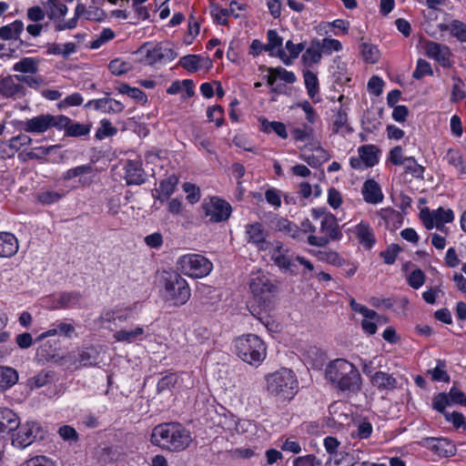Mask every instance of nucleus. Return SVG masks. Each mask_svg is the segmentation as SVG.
<instances>
[{"mask_svg": "<svg viewBox=\"0 0 466 466\" xmlns=\"http://www.w3.org/2000/svg\"><path fill=\"white\" fill-rule=\"evenodd\" d=\"M32 143V138L25 134H20L13 137L8 141V147L10 149L18 151L22 147L28 146Z\"/></svg>", "mask_w": 466, "mask_h": 466, "instance_id": "60", "label": "nucleus"}, {"mask_svg": "<svg viewBox=\"0 0 466 466\" xmlns=\"http://www.w3.org/2000/svg\"><path fill=\"white\" fill-rule=\"evenodd\" d=\"M373 431V427L369 421H361L359 423L357 430L352 433V436L360 440H366L370 437Z\"/></svg>", "mask_w": 466, "mask_h": 466, "instance_id": "62", "label": "nucleus"}, {"mask_svg": "<svg viewBox=\"0 0 466 466\" xmlns=\"http://www.w3.org/2000/svg\"><path fill=\"white\" fill-rule=\"evenodd\" d=\"M267 390L280 400H291L297 393L298 380L295 373L287 368L266 376Z\"/></svg>", "mask_w": 466, "mask_h": 466, "instance_id": "5", "label": "nucleus"}, {"mask_svg": "<svg viewBox=\"0 0 466 466\" xmlns=\"http://www.w3.org/2000/svg\"><path fill=\"white\" fill-rule=\"evenodd\" d=\"M424 446L440 457H451L456 453L455 445L446 438H426Z\"/></svg>", "mask_w": 466, "mask_h": 466, "instance_id": "18", "label": "nucleus"}, {"mask_svg": "<svg viewBox=\"0 0 466 466\" xmlns=\"http://www.w3.org/2000/svg\"><path fill=\"white\" fill-rule=\"evenodd\" d=\"M0 82L3 97L15 98L24 95V87L15 79L14 76H5Z\"/></svg>", "mask_w": 466, "mask_h": 466, "instance_id": "28", "label": "nucleus"}, {"mask_svg": "<svg viewBox=\"0 0 466 466\" xmlns=\"http://www.w3.org/2000/svg\"><path fill=\"white\" fill-rule=\"evenodd\" d=\"M272 228L285 236L292 238H298L300 236L301 230L292 221L283 217H277L272 220Z\"/></svg>", "mask_w": 466, "mask_h": 466, "instance_id": "26", "label": "nucleus"}, {"mask_svg": "<svg viewBox=\"0 0 466 466\" xmlns=\"http://www.w3.org/2000/svg\"><path fill=\"white\" fill-rule=\"evenodd\" d=\"M441 32H449L450 35L461 43L466 42V24L458 19H452L447 23L437 25Z\"/></svg>", "mask_w": 466, "mask_h": 466, "instance_id": "22", "label": "nucleus"}, {"mask_svg": "<svg viewBox=\"0 0 466 466\" xmlns=\"http://www.w3.org/2000/svg\"><path fill=\"white\" fill-rule=\"evenodd\" d=\"M38 427L35 423L19 425L15 433H11L12 444L17 448L24 449L35 441Z\"/></svg>", "mask_w": 466, "mask_h": 466, "instance_id": "15", "label": "nucleus"}, {"mask_svg": "<svg viewBox=\"0 0 466 466\" xmlns=\"http://www.w3.org/2000/svg\"><path fill=\"white\" fill-rule=\"evenodd\" d=\"M150 441L162 450L179 452L189 447L192 436L190 431L179 422H163L153 428Z\"/></svg>", "mask_w": 466, "mask_h": 466, "instance_id": "1", "label": "nucleus"}, {"mask_svg": "<svg viewBox=\"0 0 466 466\" xmlns=\"http://www.w3.org/2000/svg\"><path fill=\"white\" fill-rule=\"evenodd\" d=\"M295 258L289 253V249L283 255L278 256L274 262L279 268L295 273Z\"/></svg>", "mask_w": 466, "mask_h": 466, "instance_id": "49", "label": "nucleus"}, {"mask_svg": "<svg viewBox=\"0 0 466 466\" xmlns=\"http://www.w3.org/2000/svg\"><path fill=\"white\" fill-rule=\"evenodd\" d=\"M322 54L319 46V39H314L302 54L301 60L305 66H311L312 65L319 63Z\"/></svg>", "mask_w": 466, "mask_h": 466, "instance_id": "31", "label": "nucleus"}, {"mask_svg": "<svg viewBox=\"0 0 466 466\" xmlns=\"http://www.w3.org/2000/svg\"><path fill=\"white\" fill-rule=\"evenodd\" d=\"M268 44L266 45V51L272 55L277 50V55L279 49H282V38L275 30H268L267 33Z\"/></svg>", "mask_w": 466, "mask_h": 466, "instance_id": "50", "label": "nucleus"}, {"mask_svg": "<svg viewBox=\"0 0 466 466\" xmlns=\"http://www.w3.org/2000/svg\"><path fill=\"white\" fill-rule=\"evenodd\" d=\"M94 170L91 165H80L65 171L61 179L69 181L74 178H78L77 185L74 187H86L93 183Z\"/></svg>", "mask_w": 466, "mask_h": 466, "instance_id": "14", "label": "nucleus"}, {"mask_svg": "<svg viewBox=\"0 0 466 466\" xmlns=\"http://www.w3.org/2000/svg\"><path fill=\"white\" fill-rule=\"evenodd\" d=\"M207 117L208 121L214 122L218 127L224 124V108L221 106L215 105L208 107Z\"/></svg>", "mask_w": 466, "mask_h": 466, "instance_id": "51", "label": "nucleus"}, {"mask_svg": "<svg viewBox=\"0 0 466 466\" xmlns=\"http://www.w3.org/2000/svg\"><path fill=\"white\" fill-rule=\"evenodd\" d=\"M167 53H172L171 49L163 48L160 46H156L152 49L147 50V58L150 64L161 61Z\"/></svg>", "mask_w": 466, "mask_h": 466, "instance_id": "55", "label": "nucleus"}, {"mask_svg": "<svg viewBox=\"0 0 466 466\" xmlns=\"http://www.w3.org/2000/svg\"><path fill=\"white\" fill-rule=\"evenodd\" d=\"M358 157H350V165L355 170H364L376 166L380 161V150L375 145L369 144L358 147Z\"/></svg>", "mask_w": 466, "mask_h": 466, "instance_id": "11", "label": "nucleus"}, {"mask_svg": "<svg viewBox=\"0 0 466 466\" xmlns=\"http://www.w3.org/2000/svg\"><path fill=\"white\" fill-rule=\"evenodd\" d=\"M425 274L420 268L412 270L407 278L408 284L414 289H419L421 288L425 282Z\"/></svg>", "mask_w": 466, "mask_h": 466, "instance_id": "53", "label": "nucleus"}, {"mask_svg": "<svg viewBox=\"0 0 466 466\" xmlns=\"http://www.w3.org/2000/svg\"><path fill=\"white\" fill-rule=\"evenodd\" d=\"M353 233L358 238L360 244H361L365 248L370 249L374 246L376 242L374 232L369 223L360 221L355 226Z\"/></svg>", "mask_w": 466, "mask_h": 466, "instance_id": "24", "label": "nucleus"}, {"mask_svg": "<svg viewBox=\"0 0 466 466\" xmlns=\"http://www.w3.org/2000/svg\"><path fill=\"white\" fill-rule=\"evenodd\" d=\"M360 48L361 56L366 62L375 64L379 61L380 51L376 46L368 43H362Z\"/></svg>", "mask_w": 466, "mask_h": 466, "instance_id": "47", "label": "nucleus"}, {"mask_svg": "<svg viewBox=\"0 0 466 466\" xmlns=\"http://www.w3.org/2000/svg\"><path fill=\"white\" fill-rule=\"evenodd\" d=\"M66 192H59L53 189H44L37 193L36 200L42 205H52L61 200Z\"/></svg>", "mask_w": 466, "mask_h": 466, "instance_id": "41", "label": "nucleus"}, {"mask_svg": "<svg viewBox=\"0 0 466 466\" xmlns=\"http://www.w3.org/2000/svg\"><path fill=\"white\" fill-rule=\"evenodd\" d=\"M291 135L295 141H305L313 137L314 129L310 125L304 124L301 127L293 128Z\"/></svg>", "mask_w": 466, "mask_h": 466, "instance_id": "52", "label": "nucleus"}, {"mask_svg": "<svg viewBox=\"0 0 466 466\" xmlns=\"http://www.w3.org/2000/svg\"><path fill=\"white\" fill-rule=\"evenodd\" d=\"M145 334L143 327L137 326L132 329H120L113 334L114 339L122 343H133L136 340H141Z\"/></svg>", "mask_w": 466, "mask_h": 466, "instance_id": "30", "label": "nucleus"}, {"mask_svg": "<svg viewBox=\"0 0 466 466\" xmlns=\"http://www.w3.org/2000/svg\"><path fill=\"white\" fill-rule=\"evenodd\" d=\"M384 320V318L378 314L377 319H363L360 325L366 334L373 335L377 332V324H381Z\"/></svg>", "mask_w": 466, "mask_h": 466, "instance_id": "59", "label": "nucleus"}, {"mask_svg": "<svg viewBox=\"0 0 466 466\" xmlns=\"http://www.w3.org/2000/svg\"><path fill=\"white\" fill-rule=\"evenodd\" d=\"M319 46L321 50V54L328 56H330L334 52H339L342 50V44L339 40L329 37L319 40Z\"/></svg>", "mask_w": 466, "mask_h": 466, "instance_id": "45", "label": "nucleus"}, {"mask_svg": "<svg viewBox=\"0 0 466 466\" xmlns=\"http://www.w3.org/2000/svg\"><path fill=\"white\" fill-rule=\"evenodd\" d=\"M69 117L64 115L41 114L20 121L19 128L26 133L43 134L52 127L62 130Z\"/></svg>", "mask_w": 466, "mask_h": 466, "instance_id": "7", "label": "nucleus"}, {"mask_svg": "<svg viewBox=\"0 0 466 466\" xmlns=\"http://www.w3.org/2000/svg\"><path fill=\"white\" fill-rule=\"evenodd\" d=\"M325 377L339 391L358 393L361 390L362 379L358 368L345 359L330 361L325 369Z\"/></svg>", "mask_w": 466, "mask_h": 466, "instance_id": "2", "label": "nucleus"}, {"mask_svg": "<svg viewBox=\"0 0 466 466\" xmlns=\"http://www.w3.org/2000/svg\"><path fill=\"white\" fill-rule=\"evenodd\" d=\"M444 418L447 421L452 423L455 429L462 428L466 431V418L460 412L444 413Z\"/></svg>", "mask_w": 466, "mask_h": 466, "instance_id": "61", "label": "nucleus"}, {"mask_svg": "<svg viewBox=\"0 0 466 466\" xmlns=\"http://www.w3.org/2000/svg\"><path fill=\"white\" fill-rule=\"evenodd\" d=\"M446 159L448 164L457 170L459 178L466 177V160L459 151L449 149L446 154Z\"/></svg>", "mask_w": 466, "mask_h": 466, "instance_id": "34", "label": "nucleus"}, {"mask_svg": "<svg viewBox=\"0 0 466 466\" xmlns=\"http://www.w3.org/2000/svg\"><path fill=\"white\" fill-rule=\"evenodd\" d=\"M139 308L138 302H135L126 307H117V320L127 321L133 317L135 313H137Z\"/></svg>", "mask_w": 466, "mask_h": 466, "instance_id": "57", "label": "nucleus"}, {"mask_svg": "<svg viewBox=\"0 0 466 466\" xmlns=\"http://www.w3.org/2000/svg\"><path fill=\"white\" fill-rule=\"evenodd\" d=\"M285 48L289 52V55L282 48L279 49L278 56L285 65L290 66L293 60L305 49V45L303 43L294 44L291 40H289L286 42Z\"/></svg>", "mask_w": 466, "mask_h": 466, "instance_id": "29", "label": "nucleus"}, {"mask_svg": "<svg viewBox=\"0 0 466 466\" xmlns=\"http://www.w3.org/2000/svg\"><path fill=\"white\" fill-rule=\"evenodd\" d=\"M279 447L284 452L299 454L302 448L299 441L294 437L281 438L279 440Z\"/></svg>", "mask_w": 466, "mask_h": 466, "instance_id": "46", "label": "nucleus"}, {"mask_svg": "<svg viewBox=\"0 0 466 466\" xmlns=\"http://www.w3.org/2000/svg\"><path fill=\"white\" fill-rule=\"evenodd\" d=\"M319 464L320 461L314 454L299 456L292 461V466H318Z\"/></svg>", "mask_w": 466, "mask_h": 466, "instance_id": "63", "label": "nucleus"}, {"mask_svg": "<svg viewBox=\"0 0 466 466\" xmlns=\"http://www.w3.org/2000/svg\"><path fill=\"white\" fill-rule=\"evenodd\" d=\"M332 132L334 134H341L343 136L352 132V129L348 123L347 112L343 107H339L337 111L332 124Z\"/></svg>", "mask_w": 466, "mask_h": 466, "instance_id": "35", "label": "nucleus"}, {"mask_svg": "<svg viewBox=\"0 0 466 466\" xmlns=\"http://www.w3.org/2000/svg\"><path fill=\"white\" fill-rule=\"evenodd\" d=\"M205 217L212 223H219L228 219L232 208L228 202L218 197H212L202 204Z\"/></svg>", "mask_w": 466, "mask_h": 466, "instance_id": "10", "label": "nucleus"}, {"mask_svg": "<svg viewBox=\"0 0 466 466\" xmlns=\"http://www.w3.org/2000/svg\"><path fill=\"white\" fill-rule=\"evenodd\" d=\"M350 308L353 311L358 312L363 316V319H377L378 313L369 309L368 307L358 303L354 299L350 300Z\"/></svg>", "mask_w": 466, "mask_h": 466, "instance_id": "58", "label": "nucleus"}, {"mask_svg": "<svg viewBox=\"0 0 466 466\" xmlns=\"http://www.w3.org/2000/svg\"><path fill=\"white\" fill-rule=\"evenodd\" d=\"M361 195L366 203L377 205L383 201L384 194L379 183L374 179H367L361 187Z\"/></svg>", "mask_w": 466, "mask_h": 466, "instance_id": "20", "label": "nucleus"}, {"mask_svg": "<svg viewBox=\"0 0 466 466\" xmlns=\"http://www.w3.org/2000/svg\"><path fill=\"white\" fill-rule=\"evenodd\" d=\"M160 294L163 301L169 307H181L191 297L188 282L177 272H166L162 278Z\"/></svg>", "mask_w": 466, "mask_h": 466, "instance_id": "3", "label": "nucleus"}, {"mask_svg": "<svg viewBox=\"0 0 466 466\" xmlns=\"http://www.w3.org/2000/svg\"><path fill=\"white\" fill-rule=\"evenodd\" d=\"M426 56L435 60L441 66L449 68L452 65V54L450 47L434 41H426L424 43Z\"/></svg>", "mask_w": 466, "mask_h": 466, "instance_id": "13", "label": "nucleus"}, {"mask_svg": "<svg viewBox=\"0 0 466 466\" xmlns=\"http://www.w3.org/2000/svg\"><path fill=\"white\" fill-rule=\"evenodd\" d=\"M20 425V420L11 409L0 408V439H5L15 431Z\"/></svg>", "mask_w": 466, "mask_h": 466, "instance_id": "17", "label": "nucleus"}, {"mask_svg": "<svg viewBox=\"0 0 466 466\" xmlns=\"http://www.w3.org/2000/svg\"><path fill=\"white\" fill-rule=\"evenodd\" d=\"M38 63L33 57H25L16 62L13 70L15 72L25 73V74H35L37 72Z\"/></svg>", "mask_w": 466, "mask_h": 466, "instance_id": "42", "label": "nucleus"}, {"mask_svg": "<svg viewBox=\"0 0 466 466\" xmlns=\"http://www.w3.org/2000/svg\"><path fill=\"white\" fill-rule=\"evenodd\" d=\"M177 269L191 279H203L213 270V263L201 254L188 253L177 261Z\"/></svg>", "mask_w": 466, "mask_h": 466, "instance_id": "6", "label": "nucleus"}, {"mask_svg": "<svg viewBox=\"0 0 466 466\" xmlns=\"http://www.w3.org/2000/svg\"><path fill=\"white\" fill-rule=\"evenodd\" d=\"M76 52V45L72 42L66 44H49L46 47L47 55L62 56L64 58H67L70 55Z\"/></svg>", "mask_w": 466, "mask_h": 466, "instance_id": "38", "label": "nucleus"}, {"mask_svg": "<svg viewBox=\"0 0 466 466\" xmlns=\"http://www.w3.org/2000/svg\"><path fill=\"white\" fill-rule=\"evenodd\" d=\"M23 466H56V462L46 456H35L27 460Z\"/></svg>", "mask_w": 466, "mask_h": 466, "instance_id": "64", "label": "nucleus"}, {"mask_svg": "<svg viewBox=\"0 0 466 466\" xmlns=\"http://www.w3.org/2000/svg\"><path fill=\"white\" fill-rule=\"evenodd\" d=\"M44 8L51 20L63 18L67 13V7L60 0H46Z\"/></svg>", "mask_w": 466, "mask_h": 466, "instance_id": "33", "label": "nucleus"}, {"mask_svg": "<svg viewBox=\"0 0 466 466\" xmlns=\"http://www.w3.org/2000/svg\"><path fill=\"white\" fill-rule=\"evenodd\" d=\"M178 179L176 176H169L159 183L158 188L153 195L157 200L164 202L175 192Z\"/></svg>", "mask_w": 466, "mask_h": 466, "instance_id": "27", "label": "nucleus"}, {"mask_svg": "<svg viewBox=\"0 0 466 466\" xmlns=\"http://www.w3.org/2000/svg\"><path fill=\"white\" fill-rule=\"evenodd\" d=\"M249 291L253 299L259 304H265L277 290L275 280L262 270L251 272L248 279Z\"/></svg>", "mask_w": 466, "mask_h": 466, "instance_id": "8", "label": "nucleus"}, {"mask_svg": "<svg viewBox=\"0 0 466 466\" xmlns=\"http://www.w3.org/2000/svg\"><path fill=\"white\" fill-rule=\"evenodd\" d=\"M403 167L406 173L411 174L416 178H423L425 167L418 164L413 157H406Z\"/></svg>", "mask_w": 466, "mask_h": 466, "instance_id": "48", "label": "nucleus"}, {"mask_svg": "<svg viewBox=\"0 0 466 466\" xmlns=\"http://www.w3.org/2000/svg\"><path fill=\"white\" fill-rule=\"evenodd\" d=\"M82 305V296L79 292H64L57 299L56 308L73 309Z\"/></svg>", "mask_w": 466, "mask_h": 466, "instance_id": "36", "label": "nucleus"}, {"mask_svg": "<svg viewBox=\"0 0 466 466\" xmlns=\"http://www.w3.org/2000/svg\"><path fill=\"white\" fill-rule=\"evenodd\" d=\"M200 56L187 55L180 58L179 65L189 72H196L199 68Z\"/></svg>", "mask_w": 466, "mask_h": 466, "instance_id": "54", "label": "nucleus"}, {"mask_svg": "<svg viewBox=\"0 0 466 466\" xmlns=\"http://www.w3.org/2000/svg\"><path fill=\"white\" fill-rule=\"evenodd\" d=\"M420 218L428 229L437 228L442 229L445 223L452 222L454 219V213L451 208H439L431 211L429 208H424L420 213Z\"/></svg>", "mask_w": 466, "mask_h": 466, "instance_id": "12", "label": "nucleus"}, {"mask_svg": "<svg viewBox=\"0 0 466 466\" xmlns=\"http://www.w3.org/2000/svg\"><path fill=\"white\" fill-rule=\"evenodd\" d=\"M236 354L244 362L258 367L267 356V348L264 341L255 334H247L234 340Z\"/></svg>", "mask_w": 466, "mask_h": 466, "instance_id": "4", "label": "nucleus"}, {"mask_svg": "<svg viewBox=\"0 0 466 466\" xmlns=\"http://www.w3.org/2000/svg\"><path fill=\"white\" fill-rule=\"evenodd\" d=\"M63 129L65 130L66 136L77 137L88 135L91 129V125L73 122L69 118L68 123L64 127Z\"/></svg>", "mask_w": 466, "mask_h": 466, "instance_id": "40", "label": "nucleus"}, {"mask_svg": "<svg viewBox=\"0 0 466 466\" xmlns=\"http://www.w3.org/2000/svg\"><path fill=\"white\" fill-rule=\"evenodd\" d=\"M18 380V373L15 370L0 366V391L11 388Z\"/></svg>", "mask_w": 466, "mask_h": 466, "instance_id": "39", "label": "nucleus"}, {"mask_svg": "<svg viewBox=\"0 0 466 466\" xmlns=\"http://www.w3.org/2000/svg\"><path fill=\"white\" fill-rule=\"evenodd\" d=\"M85 106H93L96 110L105 114H119L125 109L123 103L111 97L89 100Z\"/></svg>", "mask_w": 466, "mask_h": 466, "instance_id": "19", "label": "nucleus"}, {"mask_svg": "<svg viewBox=\"0 0 466 466\" xmlns=\"http://www.w3.org/2000/svg\"><path fill=\"white\" fill-rule=\"evenodd\" d=\"M260 130L264 133L269 134L274 132L280 138L286 139L288 137L287 127L284 123L279 121H268L266 118L260 120Z\"/></svg>", "mask_w": 466, "mask_h": 466, "instance_id": "37", "label": "nucleus"}, {"mask_svg": "<svg viewBox=\"0 0 466 466\" xmlns=\"http://www.w3.org/2000/svg\"><path fill=\"white\" fill-rule=\"evenodd\" d=\"M303 78L308 96L314 103H319L320 99L319 96V86L317 76L313 72L307 70L303 74Z\"/></svg>", "mask_w": 466, "mask_h": 466, "instance_id": "32", "label": "nucleus"}, {"mask_svg": "<svg viewBox=\"0 0 466 466\" xmlns=\"http://www.w3.org/2000/svg\"><path fill=\"white\" fill-rule=\"evenodd\" d=\"M217 425L230 434H235L237 417L232 413L217 414Z\"/></svg>", "mask_w": 466, "mask_h": 466, "instance_id": "43", "label": "nucleus"}, {"mask_svg": "<svg viewBox=\"0 0 466 466\" xmlns=\"http://www.w3.org/2000/svg\"><path fill=\"white\" fill-rule=\"evenodd\" d=\"M19 248L16 237L10 232H0V258H12Z\"/></svg>", "mask_w": 466, "mask_h": 466, "instance_id": "25", "label": "nucleus"}, {"mask_svg": "<svg viewBox=\"0 0 466 466\" xmlns=\"http://www.w3.org/2000/svg\"><path fill=\"white\" fill-rule=\"evenodd\" d=\"M320 232L321 236L309 235L308 237V243L311 246L324 247L329 243L330 239H339L342 237V233L339 230L337 218L332 214L325 216L321 219Z\"/></svg>", "mask_w": 466, "mask_h": 466, "instance_id": "9", "label": "nucleus"}, {"mask_svg": "<svg viewBox=\"0 0 466 466\" xmlns=\"http://www.w3.org/2000/svg\"><path fill=\"white\" fill-rule=\"evenodd\" d=\"M117 133V128L112 125L110 120L103 118L99 122V127L96 132V138L103 140L106 137H113Z\"/></svg>", "mask_w": 466, "mask_h": 466, "instance_id": "44", "label": "nucleus"}, {"mask_svg": "<svg viewBox=\"0 0 466 466\" xmlns=\"http://www.w3.org/2000/svg\"><path fill=\"white\" fill-rule=\"evenodd\" d=\"M370 382L379 391L389 392L398 387L397 379L385 371H376L370 376Z\"/></svg>", "mask_w": 466, "mask_h": 466, "instance_id": "21", "label": "nucleus"}, {"mask_svg": "<svg viewBox=\"0 0 466 466\" xmlns=\"http://www.w3.org/2000/svg\"><path fill=\"white\" fill-rule=\"evenodd\" d=\"M433 71L429 62L424 59H419L417 61L416 68L412 73V77L415 79H420L425 76H432Z\"/></svg>", "mask_w": 466, "mask_h": 466, "instance_id": "56", "label": "nucleus"}, {"mask_svg": "<svg viewBox=\"0 0 466 466\" xmlns=\"http://www.w3.org/2000/svg\"><path fill=\"white\" fill-rule=\"evenodd\" d=\"M125 179L127 185H141L145 182V174L141 163L129 160L125 166Z\"/></svg>", "mask_w": 466, "mask_h": 466, "instance_id": "23", "label": "nucleus"}, {"mask_svg": "<svg viewBox=\"0 0 466 466\" xmlns=\"http://www.w3.org/2000/svg\"><path fill=\"white\" fill-rule=\"evenodd\" d=\"M245 233L248 243L255 245L259 250H266L269 247L267 241V232L259 222L246 225Z\"/></svg>", "mask_w": 466, "mask_h": 466, "instance_id": "16", "label": "nucleus"}]
</instances>
